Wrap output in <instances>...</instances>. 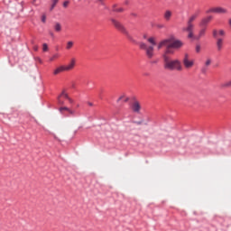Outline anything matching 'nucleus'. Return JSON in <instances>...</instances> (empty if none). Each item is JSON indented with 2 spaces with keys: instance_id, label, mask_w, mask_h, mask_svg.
<instances>
[{
  "instance_id": "2",
  "label": "nucleus",
  "mask_w": 231,
  "mask_h": 231,
  "mask_svg": "<svg viewBox=\"0 0 231 231\" xmlns=\"http://www.w3.org/2000/svg\"><path fill=\"white\" fill-rule=\"evenodd\" d=\"M147 42L152 45H147L144 42H139L141 50H144L147 59H152L154 57V46H156V40L154 37H150Z\"/></svg>"
},
{
  "instance_id": "29",
  "label": "nucleus",
  "mask_w": 231,
  "mask_h": 231,
  "mask_svg": "<svg viewBox=\"0 0 231 231\" xmlns=\"http://www.w3.org/2000/svg\"><path fill=\"white\" fill-rule=\"evenodd\" d=\"M214 8H211L209 10L207 11V14H214Z\"/></svg>"
},
{
  "instance_id": "9",
  "label": "nucleus",
  "mask_w": 231,
  "mask_h": 231,
  "mask_svg": "<svg viewBox=\"0 0 231 231\" xmlns=\"http://www.w3.org/2000/svg\"><path fill=\"white\" fill-rule=\"evenodd\" d=\"M210 21H212V16H208L206 18H203L200 23H199V26L200 27H206L207 28V24H208V23H210Z\"/></svg>"
},
{
  "instance_id": "30",
  "label": "nucleus",
  "mask_w": 231,
  "mask_h": 231,
  "mask_svg": "<svg viewBox=\"0 0 231 231\" xmlns=\"http://www.w3.org/2000/svg\"><path fill=\"white\" fill-rule=\"evenodd\" d=\"M157 28H159L160 30H162V28H165V25H163V24H158V25H157Z\"/></svg>"
},
{
  "instance_id": "36",
  "label": "nucleus",
  "mask_w": 231,
  "mask_h": 231,
  "mask_svg": "<svg viewBox=\"0 0 231 231\" xmlns=\"http://www.w3.org/2000/svg\"><path fill=\"white\" fill-rule=\"evenodd\" d=\"M143 39H147V35H144V36H143Z\"/></svg>"
},
{
  "instance_id": "19",
  "label": "nucleus",
  "mask_w": 231,
  "mask_h": 231,
  "mask_svg": "<svg viewBox=\"0 0 231 231\" xmlns=\"http://www.w3.org/2000/svg\"><path fill=\"white\" fill-rule=\"evenodd\" d=\"M57 3H59V0H52V5L51 6V11L57 6Z\"/></svg>"
},
{
  "instance_id": "25",
  "label": "nucleus",
  "mask_w": 231,
  "mask_h": 231,
  "mask_svg": "<svg viewBox=\"0 0 231 231\" xmlns=\"http://www.w3.org/2000/svg\"><path fill=\"white\" fill-rule=\"evenodd\" d=\"M42 23H46V14L42 15Z\"/></svg>"
},
{
  "instance_id": "11",
  "label": "nucleus",
  "mask_w": 231,
  "mask_h": 231,
  "mask_svg": "<svg viewBox=\"0 0 231 231\" xmlns=\"http://www.w3.org/2000/svg\"><path fill=\"white\" fill-rule=\"evenodd\" d=\"M76 62L77 61L75 60V59H72L70 60V63L69 65L65 66V70L66 71H71V69H73V68H75Z\"/></svg>"
},
{
  "instance_id": "23",
  "label": "nucleus",
  "mask_w": 231,
  "mask_h": 231,
  "mask_svg": "<svg viewBox=\"0 0 231 231\" xmlns=\"http://www.w3.org/2000/svg\"><path fill=\"white\" fill-rule=\"evenodd\" d=\"M42 50H43V51H48V44L43 43Z\"/></svg>"
},
{
  "instance_id": "24",
  "label": "nucleus",
  "mask_w": 231,
  "mask_h": 231,
  "mask_svg": "<svg viewBox=\"0 0 231 231\" xmlns=\"http://www.w3.org/2000/svg\"><path fill=\"white\" fill-rule=\"evenodd\" d=\"M68 109H69V108L67 106H62L60 108V113H62L63 111H68Z\"/></svg>"
},
{
  "instance_id": "15",
  "label": "nucleus",
  "mask_w": 231,
  "mask_h": 231,
  "mask_svg": "<svg viewBox=\"0 0 231 231\" xmlns=\"http://www.w3.org/2000/svg\"><path fill=\"white\" fill-rule=\"evenodd\" d=\"M171 17H172V12H171V11H166V12L164 13V19H165L166 21H171Z\"/></svg>"
},
{
  "instance_id": "20",
  "label": "nucleus",
  "mask_w": 231,
  "mask_h": 231,
  "mask_svg": "<svg viewBox=\"0 0 231 231\" xmlns=\"http://www.w3.org/2000/svg\"><path fill=\"white\" fill-rule=\"evenodd\" d=\"M71 48H73V42H68L67 50H71Z\"/></svg>"
},
{
  "instance_id": "3",
  "label": "nucleus",
  "mask_w": 231,
  "mask_h": 231,
  "mask_svg": "<svg viewBox=\"0 0 231 231\" xmlns=\"http://www.w3.org/2000/svg\"><path fill=\"white\" fill-rule=\"evenodd\" d=\"M212 33H213L214 39L217 40V42H216L217 51H221L223 50V46H225V40H223V38H219V37H225V35H226V33L225 32V30H223V29H220L218 31H217V29H214Z\"/></svg>"
},
{
  "instance_id": "34",
  "label": "nucleus",
  "mask_w": 231,
  "mask_h": 231,
  "mask_svg": "<svg viewBox=\"0 0 231 231\" xmlns=\"http://www.w3.org/2000/svg\"><path fill=\"white\" fill-rule=\"evenodd\" d=\"M88 106H90V107H92V106H93V103H91V102H88Z\"/></svg>"
},
{
  "instance_id": "13",
  "label": "nucleus",
  "mask_w": 231,
  "mask_h": 231,
  "mask_svg": "<svg viewBox=\"0 0 231 231\" xmlns=\"http://www.w3.org/2000/svg\"><path fill=\"white\" fill-rule=\"evenodd\" d=\"M62 71H67L65 66H60L53 71V75H59V73H62Z\"/></svg>"
},
{
  "instance_id": "27",
  "label": "nucleus",
  "mask_w": 231,
  "mask_h": 231,
  "mask_svg": "<svg viewBox=\"0 0 231 231\" xmlns=\"http://www.w3.org/2000/svg\"><path fill=\"white\" fill-rule=\"evenodd\" d=\"M231 86V80L224 84V88H230Z\"/></svg>"
},
{
  "instance_id": "35",
  "label": "nucleus",
  "mask_w": 231,
  "mask_h": 231,
  "mask_svg": "<svg viewBox=\"0 0 231 231\" xmlns=\"http://www.w3.org/2000/svg\"><path fill=\"white\" fill-rule=\"evenodd\" d=\"M125 5H129V1H125Z\"/></svg>"
},
{
  "instance_id": "31",
  "label": "nucleus",
  "mask_w": 231,
  "mask_h": 231,
  "mask_svg": "<svg viewBox=\"0 0 231 231\" xmlns=\"http://www.w3.org/2000/svg\"><path fill=\"white\" fill-rule=\"evenodd\" d=\"M68 100H69V104H73V102H74L71 97H69Z\"/></svg>"
},
{
  "instance_id": "26",
  "label": "nucleus",
  "mask_w": 231,
  "mask_h": 231,
  "mask_svg": "<svg viewBox=\"0 0 231 231\" xmlns=\"http://www.w3.org/2000/svg\"><path fill=\"white\" fill-rule=\"evenodd\" d=\"M196 51H197V53H199V51H201V46L200 45L196 46Z\"/></svg>"
},
{
  "instance_id": "33",
  "label": "nucleus",
  "mask_w": 231,
  "mask_h": 231,
  "mask_svg": "<svg viewBox=\"0 0 231 231\" xmlns=\"http://www.w3.org/2000/svg\"><path fill=\"white\" fill-rule=\"evenodd\" d=\"M97 3H104V0H97Z\"/></svg>"
},
{
  "instance_id": "32",
  "label": "nucleus",
  "mask_w": 231,
  "mask_h": 231,
  "mask_svg": "<svg viewBox=\"0 0 231 231\" xmlns=\"http://www.w3.org/2000/svg\"><path fill=\"white\" fill-rule=\"evenodd\" d=\"M33 50H34V51H37L39 50V46L35 45V46L33 47Z\"/></svg>"
},
{
  "instance_id": "21",
  "label": "nucleus",
  "mask_w": 231,
  "mask_h": 231,
  "mask_svg": "<svg viewBox=\"0 0 231 231\" xmlns=\"http://www.w3.org/2000/svg\"><path fill=\"white\" fill-rule=\"evenodd\" d=\"M59 57V54H54L52 57H51L50 60L51 62H53L57 58Z\"/></svg>"
},
{
  "instance_id": "17",
  "label": "nucleus",
  "mask_w": 231,
  "mask_h": 231,
  "mask_svg": "<svg viewBox=\"0 0 231 231\" xmlns=\"http://www.w3.org/2000/svg\"><path fill=\"white\" fill-rule=\"evenodd\" d=\"M124 11H125L124 7H118V8H116V5H114V6H113V12H117V13H119V14H122V12H124Z\"/></svg>"
},
{
  "instance_id": "10",
  "label": "nucleus",
  "mask_w": 231,
  "mask_h": 231,
  "mask_svg": "<svg viewBox=\"0 0 231 231\" xmlns=\"http://www.w3.org/2000/svg\"><path fill=\"white\" fill-rule=\"evenodd\" d=\"M214 14H228V10L224 7H214Z\"/></svg>"
},
{
  "instance_id": "5",
  "label": "nucleus",
  "mask_w": 231,
  "mask_h": 231,
  "mask_svg": "<svg viewBox=\"0 0 231 231\" xmlns=\"http://www.w3.org/2000/svg\"><path fill=\"white\" fill-rule=\"evenodd\" d=\"M198 19V14H195L189 17L187 22V27L183 28V32H188V38L192 39L194 37V20Z\"/></svg>"
},
{
  "instance_id": "28",
  "label": "nucleus",
  "mask_w": 231,
  "mask_h": 231,
  "mask_svg": "<svg viewBox=\"0 0 231 231\" xmlns=\"http://www.w3.org/2000/svg\"><path fill=\"white\" fill-rule=\"evenodd\" d=\"M68 5H69V1H65V2L63 3L64 8H68Z\"/></svg>"
},
{
  "instance_id": "18",
  "label": "nucleus",
  "mask_w": 231,
  "mask_h": 231,
  "mask_svg": "<svg viewBox=\"0 0 231 231\" xmlns=\"http://www.w3.org/2000/svg\"><path fill=\"white\" fill-rule=\"evenodd\" d=\"M67 112L69 113V115H70V116H75V115H77V111L71 109V108H69L67 110Z\"/></svg>"
},
{
  "instance_id": "4",
  "label": "nucleus",
  "mask_w": 231,
  "mask_h": 231,
  "mask_svg": "<svg viewBox=\"0 0 231 231\" xmlns=\"http://www.w3.org/2000/svg\"><path fill=\"white\" fill-rule=\"evenodd\" d=\"M111 23L114 24L115 28H116V30H118L119 32H121V33H124V35H125L128 41H131V42H136V41H134V38H133L131 33H129V31L125 29V26H124L122 23L114 18L111 19Z\"/></svg>"
},
{
  "instance_id": "8",
  "label": "nucleus",
  "mask_w": 231,
  "mask_h": 231,
  "mask_svg": "<svg viewBox=\"0 0 231 231\" xmlns=\"http://www.w3.org/2000/svg\"><path fill=\"white\" fill-rule=\"evenodd\" d=\"M62 97L67 100L69 98V96H68V93H66L65 91H62L58 97V103L60 104V106H64V101H62Z\"/></svg>"
},
{
  "instance_id": "16",
  "label": "nucleus",
  "mask_w": 231,
  "mask_h": 231,
  "mask_svg": "<svg viewBox=\"0 0 231 231\" xmlns=\"http://www.w3.org/2000/svg\"><path fill=\"white\" fill-rule=\"evenodd\" d=\"M54 30H55V32H61V30H62V25H60V23H56L54 24Z\"/></svg>"
},
{
  "instance_id": "6",
  "label": "nucleus",
  "mask_w": 231,
  "mask_h": 231,
  "mask_svg": "<svg viewBox=\"0 0 231 231\" xmlns=\"http://www.w3.org/2000/svg\"><path fill=\"white\" fill-rule=\"evenodd\" d=\"M182 64L186 69H191V68H194V60L190 59L189 53H184Z\"/></svg>"
},
{
  "instance_id": "22",
  "label": "nucleus",
  "mask_w": 231,
  "mask_h": 231,
  "mask_svg": "<svg viewBox=\"0 0 231 231\" xmlns=\"http://www.w3.org/2000/svg\"><path fill=\"white\" fill-rule=\"evenodd\" d=\"M210 64H212V60L211 59H208L205 62L206 66H210Z\"/></svg>"
},
{
  "instance_id": "1",
  "label": "nucleus",
  "mask_w": 231,
  "mask_h": 231,
  "mask_svg": "<svg viewBox=\"0 0 231 231\" xmlns=\"http://www.w3.org/2000/svg\"><path fill=\"white\" fill-rule=\"evenodd\" d=\"M182 46H183V42L180 40H176L174 36L162 40L158 43L157 50H162V48H166L162 54L164 69H168L169 71H174V70L181 71L183 69V67L181 66V61H180L179 60H171V56H169V55H174L173 50H180V48H181Z\"/></svg>"
},
{
  "instance_id": "38",
  "label": "nucleus",
  "mask_w": 231,
  "mask_h": 231,
  "mask_svg": "<svg viewBox=\"0 0 231 231\" xmlns=\"http://www.w3.org/2000/svg\"><path fill=\"white\" fill-rule=\"evenodd\" d=\"M51 35H52V36H53V33H52V32H51Z\"/></svg>"
},
{
  "instance_id": "39",
  "label": "nucleus",
  "mask_w": 231,
  "mask_h": 231,
  "mask_svg": "<svg viewBox=\"0 0 231 231\" xmlns=\"http://www.w3.org/2000/svg\"><path fill=\"white\" fill-rule=\"evenodd\" d=\"M32 3H35V0H33V2Z\"/></svg>"
},
{
  "instance_id": "14",
  "label": "nucleus",
  "mask_w": 231,
  "mask_h": 231,
  "mask_svg": "<svg viewBox=\"0 0 231 231\" xmlns=\"http://www.w3.org/2000/svg\"><path fill=\"white\" fill-rule=\"evenodd\" d=\"M205 33H207V27H201L199 31L198 39H201V37H205Z\"/></svg>"
},
{
  "instance_id": "12",
  "label": "nucleus",
  "mask_w": 231,
  "mask_h": 231,
  "mask_svg": "<svg viewBox=\"0 0 231 231\" xmlns=\"http://www.w3.org/2000/svg\"><path fill=\"white\" fill-rule=\"evenodd\" d=\"M129 102V97L125 95H122L117 99V104Z\"/></svg>"
},
{
  "instance_id": "7",
  "label": "nucleus",
  "mask_w": 231,
  "mask_h": 231,
  "mask_svg": "<svg viewBox=\"0 0 231 231\" xmlns=\"http://www.w3.org/2000/svg\"><path fill=\"white\" fill-rule=\"evenodd\" d=\"M131 109L133 113H136L137 115H140V111H142V105L140 104V101H134L131 106Z\"/></svg>"
},
{
  "instance_id": "37",
  "label": "nucleus",
  "mask_w": 231,
  "mask_h": 231,
  "mask_svg": "<svg viewBox=\"0 0 231 231\" xmlns=\"http://www.w3.org/2000/svg\"><path fill=\"white\" fill-rule=\"evenodd\" d=\"M152 64H156V61H152Z\"/></svg>"
}]
</instances>
